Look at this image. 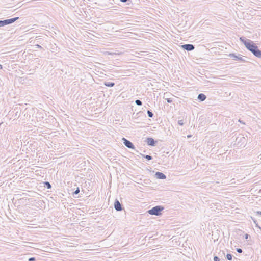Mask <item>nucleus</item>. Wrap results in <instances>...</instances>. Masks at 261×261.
<instances>
[{
  "mask_svg": "<svg viewBox=\"0 0 261 261\" xmlns=\"http://www.w3.org/2000/svg\"><path fill=\"white\" fill-rule=\"evenodd\" d=\"M240 40L244 44L246 48L251 51L257 58H261V50L253 41L247 39L244 37H241Z\"/></svg>",
  "mask_w": 261,
  "mask_h": 261,
  "instance_id": "nucleus-1",
  "label": "nucleus"
},
{
  "mask_svg": "<svg viewBox=\"0 0 261 261\" xmlns=\"http://www.w3.org/2000/svg\"><path fill=\"white\" fill-rule=\"evenodd\" d=\"M164 209V207L163 206L157 205L148 210V213L152 215L159 216L161 214V212Z\"/></svg>",
  "mask_w": 261,
  "mask_h": 261,
  "instance_id": "nucleus-2",
  "label": "nucleus"
},
{
  "mask_svg": "<svg viewBox=\"0 0 261 261\" xmlns=\"http://www.w3.org/2000/svg\"><path fill=\"white\" fill-rule=\"evenodd\" d=\"M246 143V139L243 136L237 137L236 139V144L239 146L244 145Z\"/></svg>",
  "mask_w": 261,
  "mask_h": 261,
  "instance_id": "nucleus-3",
  "label": "nucleus"
},
{
  "mask_svg": "<svg viewBox=\"0 0 261 261\" xmlns=\"http://www.w3.org/2000/svg\"><path fill=\"white\" fill-rule=\"evenodd\" d=\"M123 143L125 146L130 149H134L135 146L134 144L129 140H127L125 138H122Z\"/></svg>",
  "mask_w": 261,
  "mask_h": 261,
  "instance_id": "nucleus-4",
  "label": "nucleus"
},
{
  "mask_svg": "<svg viewBox=\"0 0 261 261\" xmlns=\"http://www.w3.org/2000/svg\"><path fill=\"white\" fill-rule=\"evenodd\" d=\"M114 208L117 211H121L122 210V205L118 200L116 199L114 202Z\"/></svg>",
  "mask_w": 261,
  "mask_h": 261,
  "instance_id": "nucleus-5",
  "label": "nucleus"
},
{
  "mask_svg": "<svg viewBox=\"0 0 261 261\" xmlns=\"http://www.w3.org/2000/svg\"><path fill=\"white\" fill-rule=\"evenodd\" d=\"M229 56L231 58H233V59L234 60H238L243 63L247 62L242 57H239L238 56L234 54H230Z\"/></svg>",
  "mask_w": 261,
  "mask_h": 261,
  "instance_id": "nucleus-6",
  "label": "nucleus"
},
{
  "mask_svg": "<svg viewBox=\"0 0 261 261\" xmlns=\"http://www.w3.org/2000/svg\"><path fill=\"white\" fill-rule=\"evenodd\" d=\"M182 48L187 51H192L194 49L195 47L193 44H187L181 46Z\"/></svg>",
  "mask_w": 261,
  "mask_h": 261,
  "instance_id": "nucleus-7",
  "label": "nucleus"
},
{
  "mask_svg": "<svg viewBox=\"0 0 261 261\" xmlns=\"http://www.w3.org/2000/svg\"><path fill=\"white\" fill-rule=\"evenodd\" d=\"M18 19H19V17H16L12 18L10 19L4 20V22H5V25H8V24L13 23V22H14L15 21L17 20Z\"/></svg>",
  "mask_w": 261,
  "mask_h": 261,
  "instance_id": "nucleus-8",
  "label": "nucleus"
},
{
  "mask_svg": "<svg viewBox=\"0 0 261 261\" xmlns=\"http://www.w3.org/2000/svg\"><path fill=\"white\" fill-rule=\"evenodd\" d=\"M146 142L148 145L154 146L156 143V141H155L152 138H147Z\"/></svg>",
  "mask_w": 261,
  "mask_h": 261,
  "instance_id": "nucleus-9",
  "label": "nucleus"
},
{
  "mask_svg": "<svg viewBox=\"0 0 261 261\" xmlns=\"http://www.w3.org/2000/svg\"><path fill=\"white\" fill-rule=\"evenodd\" d=\"M155 177L157 179H165L166 178V176L163 173L161 172H156L155 174Z\"/></svg>",
  "mask_w": 261,
  "mask_h": 261,
  "instance_id": "nucleus-10",
  "label": "nucleus"
},
{
  "mask_svg": "<svg viewBox=\"0 0 261 261\" xmlns=\"http://www.w3.org/2000/svg\"><path fill=\"white\" fill-rule=\"evenodd\" d=\"M197 98L200 101H203L206 99V96L203 93H200L198 95Z\"/></svg>",
  "mask_w": 261,
  "mask_h": 261,
  "instance_id": "nucleus-11",
  "label": "nucleus"
},
{
  "mask_svg": "<svg viewBox=\"0 0 261 261\" xmlns=\"http://www.w3.org/2000/svg\"><path fill=\"white\" fill-rule=\"evenodd\" d=\"M103 85L107 87H112L115 85V83L112 82H105Z\"/></svg>",
  "mask_w": 261,
  "mask_h": 261,
  "instance_id": "nucleus-12",
  "label": "nucleus"
},
{
  "mask_svg": "<svg viewBox=\"0 0 261 261\" xmlns=\"http://www.w3.org/2000/svg\"><path fill=\"white\" fill-rule=\"evenodd\" d=\"M141 155L148 160H151L152 159V157L150 155H144V154H141Z\"/></svg>",
  "mask_w": 261,
  "mask_h": 261,
  "instance_id": "nucleus-13",
  "label": "nucleus"
},
{
  "mask_svg": "<svg viewBox=\"0 0 261 261\" xmlns=\"http://www.w3.org/2000/svg\"><path fill=\"white\" fill-rule=\"evenodd\" d=\"M44 185L45 187L48 189H50L51 188V186L48 181H45L44 182Z\"/></svg>",
  "mask_w": 261,
  "mask_h": 261,
  "instance_id": "nucleus-14",
  "label": "nucleus"
},
{
  "mask_svg": "<svg viewBox=\"0 0 261 261\" xmlns=\"http://www.w3.org/2000/svg\"><path fill=\"white\" fill-rule=\"evenodd\" d=\"M147 114L150 118H152L153 116V113L150 110H147Z\"/></svg>",
  "mask_w": 261,
  "mask_h": 261,
  "instance_id": "nucleus-15",
  "label": "nucleus"
},
{
  "mask_svg": "<svg viewBox=\"0 0 261 261\" xmlns=\"http://www.w3.org/2000/svg\"><path fill=\"white\" fill-rule=\"evenodd\" d=\"M226 258L228 260H231L232 259V256L231 254H227L226 255Z\"/></svg>",
  "mask_w": 261,
  "mask_h": 261,
  "instance_id": "nucleus-16",
  "label": "nucleus"
},
{
  "mask_svg": "<svg viewBox=\"0 0 261 261\" xmlns=\"http://www.w3.org/2000/svg\"><path fill=\"white\" fill-rule=\"evenodd\" d=\"M135 103L138 105V106H142V101L139 100V99H137L135 101Z\"/></svg>",
  "mask_w": 261,
  "mask_h": 261,
  "instance_id": "nucleus-17",
  "label": "nucleus"
},
{
  "mask_svg": "<svg viewBox=\"0 0 261 261\" xmlns=\"http://www.w3.org/2000/svg\"><path fill=\"white\" fill-rule=\"evenodd\" d=\"M178 124L180 125H184V122L182 120H179L178 121Z\"/></svg>",
  "mask_w": 261,
  "mask_h": 261,
  "instance_id": "nucleus-18",
  "label": "nucleus"
},
{
  "mask_svg": "<svg viewBox=\"0 0 261 261\" xmlns=\"http://www.w3.org/2000/svg\"><path fill=\"white\" fill-rule=\"evenodd\" d=\"M4 20H0V27L5 26Z\"/></svg>",
  "mask_w": 261,
  "mask_h": 261,
  "instance_id": "nucleus-19",
  "label": "nucleus"
},
{
  "mask_svg": "<svg viewBox=\"0 0 261 261\" xmlns=\"http://www.w3.org/2000/svg\"><path fill=\"white\" fill-rule=\"evenodd\" d=\"M214 261H220V259L218 256H215L214 257Z\"/></svg>",
  "mask_w": 261,
  "mask_h": 261,
  "instance_id": "nucleus-20",
  "label": "nucleus"
},
{
  "mask_svg": "<svg viewBox=\"0 0 261 261\" xmlns=\"http://www.w3.org/2000/svg\"><path fill=\"white\" fill-rule=\"evenodd\" d=\"M29 261H35L36 258L34 257H30L28 259Z\"/></svg>",
  "mask_w": 261,
  "mask_h": 261,
  "instance_id": "nucleus-21",
  "label": "nucleus"
},
{
  "mask_svg": "<svg viewBox=\"0 0 261 261\" xmlns=\"http://www.w3.org/2000/svg\"><path fill=\"white\" fill-rule=\"evenodd\" d=\"M80 192V189L79 188H77L76 190L74 192V194H77Z\"/></svg>",
  "mask_w": 261,
  "mask_h": 261,
  "instance_id": "nucleus-22",
  "label": "nucleus"
},
{
  "mask_svg": "<svg viewBox=\"0 0 261 261\" xmlns=\"http://www.w3.org/2000/svg\"><path fill=\"white\" fill-rule=\"evenodd\" d=\"M236 251L239 253H242L243 251L241 248H237Z\"/></svg>",
  "mask_w": 261,
  "mask_h": 261,
  "instance_id": "nucleus-23",
  "label": "nucleus"
},
{
  "mask_svg": "<svg viewBox=\"0 0 261 261\" xmlns=\"http://www.w3.org/2000/svg\"><path fill=\"white\" fill-rule=\"evenodd\" d=\"M167 101L168 103H171L172 102V100L171 98H168L167 99Z\"/></svg>",
  "mask_w": 261,
  "mask_h": 261,
  "instance_id": "nucleus-24",
  "label": "nucleus"
},
{
  "mask_svg": "<svg viewBox=\"0 0 261 261\" xmlns=\"http://www.w3.org/2000/svg\"><path fill=\"white\" fill-rule=\"evenodd\" d=\"M35 46H36L37 48H42V47H41L40 45H39V44H36V45H35Z\"/></svg>",
  "mask_w": 261,
  "mask_h": 261,
  "instance_id": "nucleus-25",
  "label": "nucleus"
},
{
  "mask_svg": "<svg viewBox=\"0 0 261 261\" xmlns=\"http://www.w3.org/2000/svg\"><path fill=\"white\" fill-rule=\"evenodd\" d=\"M249 237H250V235H249L248 234L246 233L245 234V238L246 239H247Z\"/></svg>",
  "mask_w": 261,
  "mask_h": 261,
  "instance_id": "nucleus-26",
  "label": "nucleus"
},
{
  "mask_svg": "<svg viewBox=\"0 0 261 261\" xmlns=\"http://www.w3.org/2000/svg\"><path fill=\"white\" fill-rule=\"evenodd\" d=\"M256 213L257 215H261V211H257Z\"/></svg>",
  "mask_w": 261,
  "mask_h": 261,
  "instance_id": "nucleus-27",
  "label": "nucleus"
},
{
  "mask_svg": "<svg viewBox=\"0 0 261 261\" xmlns=\"http://www.w3.org/2000/svg\"><path fill=\"white\" fill-rule=\"evenodd\" d=\"M121 2H123V3H125L128 0H120Z\"/></svg>",
  "mask_w": 261,
  "mask_h": 261,
  "instance_id": "nucleus-28",
  "label": "nucleus"
},
{
  "mask_svg": "<svg viewBox=\"0 0 261 261\" xmlns=\"http://www.w3.org/2000/svg\"><path fill=\"white\" fill-rule=\"evenodd\" d=\"M239 121L240 123H243V124H245V123H244L242 121H241L240 119H239Z\"/></svg>",
  "mask_w": 261,
  "mask_h": 261,
  "instance_id": "nucleus-29",
  "label": "nucleus"
},
{
  "mask_svg": "<svg viewBox=\"0 0 261 261\" xmlns=\"http://www.w3.org/2000/svg\"><path fill=\"white\" fill-rule=\"evenodd\" d=\"M3 69V66L0 64V69Z\"/></svg>",
  "mask_w": 261,
  "mask_h": 261,
  "instance_id": "nucleus-30",
  "label": "nucleus"
},
{
  "mask_svg": "<svg viewBox=\"0 0 261 261\" xmlns=\"http://www.w3.org/2000/svg\"><path fill=\"white\" fill-rule=\"evenodd\" d=\"M191 137L190 135H188V138H190Z\"/></svg>",
  "mask_w": 261,
  "mask_h": 261,
  "instance_id": "nucleus-31",
  "label": "nucleus"
}]
</instances>
